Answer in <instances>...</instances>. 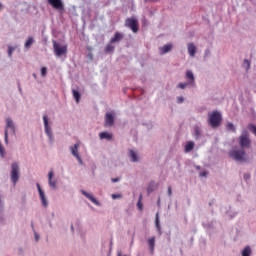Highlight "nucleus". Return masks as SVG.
Instances as JSON below:
<instances>
[{"label":"nucleus","mask_w":256,"mask_h":256,"mask_svg":"<svg viewBox=\"0 0 256 256\" xmlns=\"http://www.w3.org/2000/svg\"><path fill=\"white\" fill-rule=\"evenodd\" d=\"M223 121V116L219 111H213L212 113L208 114V125L212 127V129H217L221 122Z\"/></svg>","instance_id":"f257e3e1"},{"label":"nucleus","mask_w":256,"mask_h":256,"mask_svg":"<svg viewBox=\"0 0 256 256\" xmlns=\"http://www.w3.org/2000/svg\"><path fill=\"white\" fill-rule=\"evenodd\" d=\"M186 79L187 82H180L177 85V89H185L187 87H195V75L193 74V71L187 70L186 71Z\"/></svg>","instance_id":"f03ea898"},{"label":"nucleus","mask_w":256,"mask_h":256,"mask_svg":"<svg viewBox=\"0 0 256 256\" xmlns=\"http://www.w3.org/2000/svg\"><path fill=\"white\" fill-rule=\"evenodd\" d=\"M9 129L11 130L13 135H16V128H15V123L13 122V119L6 118V126L4 130V141L6 145L9 144Z\"/></svg>","instance_id":"7ed1b4c3"},{"label":"nucleus","mask_w":256,"mask_h":256,"mask_svg":"<svg viewBox=\"0 0 256 256\" xmlns=\"http://www.w3.org/2000/svg\"><path fill=\"white\" fill-rule=\"evenodd\" d=\"M19 164L17 162H13L11 165L10 179L13 185H17L19 183Z\"/></svg>","instance_id":"20e7f679"},{"label":"nucleus","mask_w":256,"mask_h":256,"mask_svg":"<svg viewBox=\"0 0 256 256\" xmlns=\"http://www.w3.org/2000/svg\"><path fill=\"white\" fill-rule=\"evenodd\" d=\"M239 145L241 149H249V147H251V139H249V134L247 130H244L240 135Z\"/></svg>","instance_id":"39448f33"},{"label":"nucleus","mask_w":256,"mask_h":256,"mask_svg":"<svg viewBox=\"0 0 256 256\" xmlns=\"http://www.w3.org/2000/svg\"><path fill=\"white\" fill-rule=\"evenodd\" d=\"M229 157H231V159H234L235 161H240L241 163L247 161V159L245 158V155H247L245 153V150H232L228 153Z\"/></svg>","instance_id":"423d86ee"},{"label":"nucleus","mask_w":256,"mask_h":256,"mask_svg":"<svg viewBox=\"0 0 256 256\" xmlns=\"http://www.w3.org/2000/svg\"><path fill=\"white\" fill-rule=\"evenodd\" d=\"M125 27L131 29L134 33H139V20L135 17H130L125 20Z\"/></svg>","instance_id":"0eeeda50"},{"label":"nucleus","mask_w":256,"mask_h":256,"mask_svg":"<svg viewBox=\"0 0 256 256\" xmlns=\"http://www.w3.org/2000/svg\"><path fill=\"white\" fill-rule=\"evenodd\" d=\"M53 49L56 57H63V55H67V45L61 46V44L55 40H53Z\"/></svg>","instance_id":"6e6552de"},{"label":"nucleus","mask_w":256,"mask_h":256,"mask_svg":"<svg viewBox=\"0 0 256 256\" xmlns=\"http://www.w3.org/2000/svg\"><path fill=\"white\" fill-rule=\"evenodd\" d=\"M43 122H44V129L47 137L50 141H53V130L51 129V126H49V117L47 115L43 116Z\"/></svg>","instance_id":"1a4fd4ad"},{"label":"nucleus","mask_w":256,"mask_h":256,"mask_svg":"<svg viewBox=\"0 0 256 256\" xmlns=\"http://www.w3.org/2000/svg\"><path fill=\"white\" fill-rule=\"evenodd\" d=\"M36 187L40 196L42 207H49V202L47 201V197L45 196V191H43V189L41 188V184L36 183Z\"/></svg>","instance_id":"9d476101"},{"label":"nucleus","mask_w":256,"mask_h":256,"mask_svg":"<svg viewBox=\"0 0 256 256\" xmlns=\"http://www.w3.org/2000/svg\"><path fill=\"white\" fill-rule=\"evenodd\" d=\"M36 187L40 196L42 207H49V202L47 201V197L45 196V191H43V189L41 188V184L36 183Z\"/></svg>","instance_id":"9b49d317"},{"label":"nucleus","mask_w":256,"mask_h":256,"mask_svg":"<svg viewBox=\"0 0 256 256\" xmlns=\"http://www.w3.org/2000/svg\"><path fill=\"white\" fill-rule=\"evenodd\" d=\"M70 151L78 161L80 165H83V159L81 158V155H79V143L74 144V146H70Z\"/></svg>","instance_id":"f8f14e48"},{"label":"nucleus","mask_w":256,"mask_h":256,"mask_svg":"<svg viewBox=\"0 0 256 256\" xmlns=\"http://www.w3.org/2000/svg\"><path fill=\"white\" fill-rule=\"evenodd\" d=\"M49 5L53 7V9H57V11H65V4H63V0H47Z\"/></svg>","instance_id":"ddd939ff"},{"label":"nucleus","mask_w":256,"mask_h":256,"mask_svg":"<svg viewBox=\"0 0 256 256\" xmlns=\"http://www.w3.org/2000/svg\"><path fill=\"white\" fill-rule=\"evenodd\" d=\"M114 125H115V116L111 112L106 113L105 127H113Z\"/></svg>","instance_id":"4468645a"},{"label":"nucleus","mask_w":256,"mask_h":256,"mask_svg":"<svg viewBox=\"0 0 256 256\" xmlns=\"http://www.w3.org/2000/svg\"><path fill=\"white\" fill-rule=\"evenodd\" d=\"M125 39V35L121 32H115L114 36L110 39V43H121Z\"/></svg>","instance_id":"2eb2a0df"},{"label":"nucleus","mask_w":256,"mask_h":256,"mask_svg":"<svg viewBox=\"0 0 256 256\" xmlns=\"http://www.w3.org/2000/svg\"><path fill=\"white\" fill-rule=\"evenodd\" d=\"M82 195L94 203V205H97L98 207L101 206V203L93 195L89 194V192L82 190Z\"/></svg>","instance_id":"dca6fc26"},{"label":"nucleus","mask_w":256,"mask_h":256,"mask_svg":"<svg viewBox=\"0 0 256 256\" xmlns=\"http://www.w3.org/2000/svg\"><path fill=\"white\" fill-rule=\"evenodd\" d=\"M53 175H54L53 171H50L48 173V183L51 189H57V180H53Z\"/></svg>","instance_id":"f3484780"},{"label":"nucleus","mask_w":256,"mask_h":256,"mask_svg":"<svg viewBox=\"0 0 256 256\" xmlns=\"http://www.w3.org/2000/svg\"><path fill=\"white\" fill-rule=\"evenodd\" d=\"M128 157H130L131 163H138L139 161V155L137 154V152H135V150L130 149Z\"/></svg>","instance_id":"a211bd4d"},{"label":"nucleus","mask_w":256,"mask_h":256,"mask_svg":"<svg viewBox=\"0 0 256 256\" xmlns=\"http://www.w3.org/2000/svg\"><path fill=\"white\" fill-rule=\"evenodd\" d=\"M202 135H203V130H201V128L199 126H194L193 136L196 139V141H199V139H201Z\"/></svg>","instance_id":"6ab92c4d"},{"label":"nucleus","mask_w":256,"mask_h":256,"mask_svg":"<svg viewBox=\"0 0 256 256\" xmlns=\"http://www.w3.org/2000/svg\"><path fill=\"white\" fill-rule=\"evenodd\" d=\"M171 49H173V44L171 43L165 44L164 46L160 47V54L165 55L166 53H169Z\"/></svg>","instance_id":"aec40b11"},{"label":"nucleus","mask_w":256,"mask_h":256,"mask_svg":"<svg viewBox=\"0 0 256 256\" xmlns=\"http://www.w3.org/2000/svg\"><path fill=\"white\" fill-rule=\"evenodd\" d=\"M148 246H149V251L151 255H153V253H155V236L148 239Z\"/></svg>","instance_id":"412c9836"},{"label":"nucleus","mask_w":256,"mask_h":256,"mask_svg":"<svg viewBox=\"0 0 256 256\" xmlns=\"http://www.w3.org/2000/svg\"><path fill=\"white\" fill-rule=\"evenodd\" d=\"M197 53V47L193 43L188 44V54L193 57Z\"/></svg>","instance_id":"4be33fe9"},{"label":"nucleus","mask_w":256,"mask_h":256,"mask_svg":"<svg viewBox=\"0 0 256 256\" xmlns=\"http://www.w3.org/2000/svg\"><path fill=\"white\" fill-rule=\"evenodd\" d=\"M33 43H35V38H33V36H29L24 44L25 49H31Z\"/></svg>","instance_id":"5701e85b"},{"label":"nucleus","mask_w":256,"mask_h":256,"mask_svg":"<svg viewBox=\"0 0 256 256\" xmlns=\"http://www.w3.org/2000/svg\"><path fill=\"white\" fill-rule=\"evenodd\" d=\"M157 188V184H155V181H150L147 187V193L148 195H151V193H153V191H155V189Z\"/></svg>","instance_id":"b1692460"},{"label":"nucleus","mask_w":256,"mask_h":256,"mask_svg":"<svg viewBox=\"0 0 256 256\" xmlns=\"http://www.w3.org/2000/svg\"><path fill=\"white\" fill-rule=\"evenodd\" d=\"M193 149H195V142L189 141L185 145V153H191V151H193Z\"/></svg>","instance_id":"393cba45"},{"label":"nucleus","mask_w":256,"mask_h":256,"mask_svg":"<svg viewBox=\"0 0 256 256\" xmlns=\"http://www.w3.org/2000/svg\"><path fill=\"white\" fill-rule=\"evenodd\" d=\"M99 137L100 139H106L107 141H111V139H113V135L109 132H101Z\"/></svg>","instance_id":"a878e982"},{"label":"nucleus","mask_w":256,"mask_h":256,"mask_svg":"<svg viewBox=\"0 0 256 256\" xmlns=\"http://www.w3.org/2000/svg\"><path fill=\"white\" fill-rule=\"evenodd\" d=\"M104 51L105 53H115V46H113V43H111V41L106 45Z\"/></svg>","instance_id":"bb28decb"},{"label":"nucleus","mask_w":256,"mask_h":256,"mask_svg":"<svg viewBox=\"0 0 256 256\" xmlns=\"http://www.w3.org/2000/svg\"><path fill=\"white\" fill-rule=\"evenodd\" d=\"M72 94H73V97H74L76 103H79V101H81V92H79V90L73 89Z\"/></svg>","instance_id":"cd10ccee"},{"label":"nucleus","mask_w":256,"mask_h":256,"mask_svg":"<svg viewBox=\"0 0 256 256\" xmlns=\"http://www.w3.org/2000/svg\"><path fill=\"white\" fill-rule=\"evenodd\" d=\"M226 129H227V131H231L232 133H236V131H237V128H236L235 125H234L233 123H231V122H228V123L226 124Z\"/></svg>","instance_id":"c85d7f7f"},{"label":"nucleus","mask_w":256,"mask_h":256,"mask_svg":"<svg viewBox=\"0 0 256 256\" xmlns=\"http://www.w3.org/2000/svg\"><path fill=\"white\" fill-rule=\"evenodd\" d=\"M242 67H244L246 71H249L251 69V61L244 59Z\"/></svg>","instance_id":"c756f323"},{"label":"nucleus","mask_w":256,"mask_h":256,"mask_svg":"<svg viewBox=\"0 0 256 256\" xmlns=\"http://www.w3.org/2000/svg\"><path fill=\"white\" fill-rule=\"evenodd\" d=\"M242 256H251V247L246 246L242 251Z\"/></svg>","instance_id":"7c9ffc66"},{"label":"nucleus","mask_w":256,"mask_h":256,"mask_svg":"<svg viewBox=\"0 0 256 256\" xmlns=\"http://www.w3.org/2000/svg\"><path fill=\"white\" fill-rule=\"evenodd\" d=\"M141 199H143V195L142 194H140L139 200L137 202V208L139 209V211H143V203L141 202Z\"/></svg>","instance_id":"2f4dec72"},{"label":"nucleus","mask_w":256,"mask_h":256,"mask_svg":"<svg viewBox=\"0 0 256 256\" xmlns=\"http://www.w3.org/2000/svg\"><path fill=\"white\" fill-rule=\"evenodd\" d=\"M248 129L251 133H253V135L256 136V126H255V124H248Z\"/></svg>","instance_id":"473e14b6"},{"label":"nucleus","mask_w":256,"mask_h":256,"mask_svg":"<svg viewBox=\"0 0 256 256\" xmlns=\"http://www.w3.org/2000/svg\"><path fill=\"white\" fill-rule=\"evenodd\" d=\"M155 221H156V227L158 231H161V225L159 224V212L156 213Z\"/></svg>","instance_id":"72a5a7b5"},{"label":"nucleus","mask_w":256,"mask_h":256,"mask_svg":"<svg viewBox=\"0 0 256 256\" xmlns=\"http://www.w3.org/2000/svg\"><path fill=\"white\" fill-rule=\"evenodd\" d=\"M13 51H15V47L9 46L8 47V56L13 57Z\"/></svg>","instance_id":"f704fd0d"},{"label":"nucleus","mask_w":256,"mask_h":256,"mask_svg":"<svg viewBox=\"0 0 256 256\" xmlns=\"http://www.w3.org/2000/svg\"><path fill=\"white\" fill-rule=\"evenodd\" d=\"M41 76L42 77H47V67H42L41 68Z\"/></svg>","instance_id":"c9c22d12"},{"label":"nucleus","mask_w":256,"mask_h":256,"mask_svg":"<svg viewBox=\"0 0 256 256\" xmlns=\"http://www.w3.org/2000/svg\"><path fill=\"white\" fill-rule=\"evenodd\" d=\"M111 198L112 199H123V195H121V194H112Z\"/></svg>","instance_id":"e433bc0d"},{"label":"nucleus","mask_w":256,"mask_h":256,"mask_svg":"<svg viewBox=\"0 0 256 256\" xmlns=\"http://www.w3.org/2000/svg\"><path fill=\"white\" fill-rule=\"evenodd\" d=\"M185 102V98L183 97V96H179L178 98H177V103L179 104V105H181V103H184Z\"/></svg>","instance_id":"4c0bfd02"},{"label":"nucleus","mask_w":256,"mask_h":256,"mask_svg":"<svg viewBox=\"0 0 256 256\" xmlns=\"http://www.w3.org/2000/svg\"><path fill=\"white\" fill-rule=\"evenodd\" d=\"M0 155L1 157H5V147H3V145L0 146Z\"/></svg>","instance_id":"58836bf2"},{"label":"nucleus","mask_w":256,"mask_h":256,"mask_svg":"<svg viewBox=\"0 0 256 256\" xmlns=\"http://www.w3.org/2000/svg\"><path fill=\"white\" fill-rule=\"evenodd\" d=\"M207 175H209V172L207 170L199 173L200 177H207Z\"/></svg>","instance_id":"ea45409f"},{"label":"nucleus","mask_w":256,"mask_h":256,"mask_svg":"<svg viewBox=\"0 0 256 256\" xmlns=\"http://www.w3.org/2000/svg\"><path fill=\"white\" fill-rule=\"evenodd\" d=\"M243 178H244L245 181H249V179H251V174L245 173Z\"/></svg>","instance_id":"a19ab883"},{"label":"nucleus","mask_w":256,"mask_h":256,"mask_svg":"<svg viewBox=\"0 0 256 256\" xmlns=\"http://www.w3.org/2000/svg\"><path fill=\"white\" fill-rule=\"evenodd\" d=\"M161 0H144V3H159Z\"/></svg>","instance_id":"79ce46f5"},{"label":"nucleus","mask_w":256,"mask_h":256,"mask_svg":"<svg viewBox=\"0 0 256 256\" xmlns=\"http://www.w3.org/2000/svg\"><path fill=\"white\" fill-rule=\"evenodd\" d=\"M112 183H119V181H121V178H111Z\"/></svg>","instance_id":"37998d69"},{"label":"nucleus","mask_w":256,"mask_h":256,"mask_svg":"<svg viewBox=\"0 0 256 256\" xmlns=\"http://www.w3.org/2000/svg\"><path fill=\"white\" fill-rule=\"evenodd\" d=\"M173 195V189L171 186H168V196L171 197Z\"/></svg>","instance_id":"c03bdc74"},{"label":"nucleus","mask_w":256,"mask_h":256,"mask_svg":"<svg viewBox=\"0 0 256 256\" xmlns=\"http://www.w3.org/2000/svg\"><path fill=\"white\" fill-rule=\"evenodd\" d=\"M209 55H211V50L206 49V51H205V57H209Z\"/></svg>","instance_id":"a18cd8bd"},{"label":"nucleus","mask_w":256,"mask_h":256,"mask_svg":"<svg viewBox=\"0 0 256 256\" xmlns=\"http://www.w3.org/2000/svg\"><path fill=\"white\" fill-rule=\"evenodd\" d=\"M113 250V238L110 240V252Z\"/></svg>","instance_id":"49530a36"},{"label":"nucleus","mask_w":256,"mask_h":256,"mask_svg":"<svg viewBox=\"0 0 256 256\" xmlns=\"http://www.w3.org/2000/svg\"><path fill=\"white\" fill-rule=\"evenodd\" d=\"M24 251L23 248H18V255H23Z\"/></svg>","instance_id":"de8ad7c7"},{"label":"nucleus","mask_w":256,"mask_h":256,"mask_svg":"<svg viewBox=\"0 0 256 256\" xmlns=\"http://www.w3.org/2000/svg\"><path fill=\"white\" fill-rule=\"evenodd\" d=\"M157 205L158 207L161 205V198H158Z\"/></svg>","instance_id":"09e8293b"},{"label":"nucleus","mask_w":256,"mask_h":256,"mask_svg":"<svg viewBox=\"0 0 256 256\" xmlns=\"http://www.w3.org/2000/svg\"><path fill=\"white\" fill-rule=\"evenodd\" d=\"M71 231L73 233V231H75V227L73 226V224L71 225Z\"/></svg>","instance_id":"8fccbe9b"},{"label":"nucleus","mask_w":256,"mask_h":256,"mask_svg":"<svg viewBox=\"0 0 256 256\" xmlns=\"http://www.w3.org/2000/svg\"><path fill=\"white\" fill-rule=\"evenodd\" d=\"M36 241H39V235L35 234Z\"/></svg>","instance_id":"3c124183"},{"label":"nucleus","mask_w":256,"mask_h":256,"mask_svg":"<svg viewBox=\"0 0 256 256\" xmlns=\"http://www.w3.org/2000/svg\"><path fill=\"white\" fill-rule=\"evenodd\" d=\"M117 256H122L121 251H118V252H117Z\"/></svg>","instance_id":"603ef678"},{"label":"nucleus","mask_w":256,"mask_h":256,"mask_svg":"<svg viewBox=\"0 0 256 256\" xmlns=\"http://www.w3.org/2000/svg\"><path fill=\"white\" fill-rule=\"evenodd\" d=\"M32 75H33L34 79H37V74L33 73Z\"/></svg>","instance_id":"864d4df0"},{"label":"nucleus","mask_w":256,"mask_h":256,"mask_svg":"<svg viewBox=\"0 0 256 256\" xmlns=\"http://www.w3.org/2000/svg\"><path fill=\"white\" fill-rule=\"evenodd\" d=\"M18 89H19V91H21V84L20 83H18Z\"/></svg>","instance_id":"5fc2aeb1"},{"label":"nucleus","mask_w":256,"mask_h":256,"mask_svg":"<svg viewBox=\"0 0 256 256\" xmlns=\"http://www.w3.org/2000/svg\"><path fill=\"white\" fill-rule=\"evenodd\" d=\"M197 171L201 170V166H196Z\"/></svg>","instance_id":"6e6d98bb"},{"label":"nucleus","mask_w":256,"mask_h":256,"mask_svg":"<svg viewBox=\"0 0 256 256\" xmlns=\"http://www.w3.org/2000/svg\"><path fill=\"white\" fill-rule=\"evenodd\" d=\"M212 205H213V202H209V206L212 207Z\"/></svg>","instance_id":"4d7b16f0"},{"label":"nucleus","mask_w":256,"mask_h":256,"mask_svg":"<svg viewBox=\"0 0 256 256\" xmlns=\"http://www.w3.org/2000/svg\"><path fill=\"white\" fill-rule=\"evenodd\" d=\"M31 227H32V229H33V227H34L33 222L31 223Z\"/></svg>","instance_id":"13d9d810"},{"label":"nucleus","mask_w":256,"mask_h":256,"mask_svg":"<svg viewBox=\"0 0 256 256\" xmlns=\"http://www.w3.org/2000/svg\"><path fill=\"white\" fill-rule=\"evenodd\" d=\"M1 7H3V4L0 3V9H1Z\"/></svg>","instance_id":"bf43d9fd"},{"label":"nucleus","mask_w":256,"mask_h":256,"mask_svg":"<svg viewBox=\"0 0 256 256\" xmlns=\"http://www.w3.org/2000/svg\"><path fill=\"white\" fill-rule=\"evenodd\" d=\"M3 144H1V142H0V147L2 146Z\"/></svg>","instance_id":"052dcab7"}]
</instances>
